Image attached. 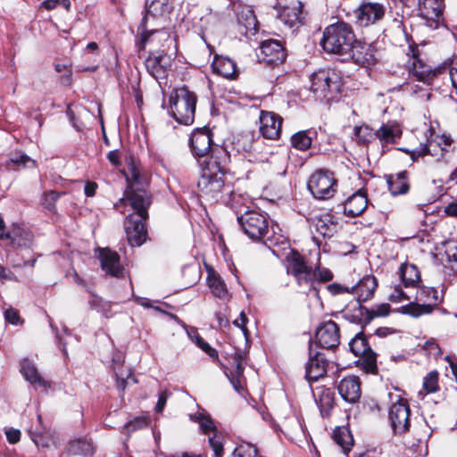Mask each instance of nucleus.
Instances as JSON below:
<instances>
[{"label":"nucleus","instance_id":"obj_1","mask_svg":"<svg viewBox=\"0 0 457 457\" xmlns=\"http://www.w3.org/2000/svg\"><path fill=\"white\" fill-rule=\"evenodd\" d=\"M129 174L127 175L129 187L125 191L124 197L114 204V209L120 213L127 203L134 212L129 213L124 221V228L127 239L131 246H140L147 237L145 222L148 219V208L151 204V195L147 191L148 181L145 174L141 173L134 163L129 167Z\"/></svg>","mask_w":457,"mask_h":457},{"label":"nucleus","instance_id":"obj_2","mask_svg":"<svg viewBox=\"0 0 457 457\" xmlns=\"http://www.w3.org/2000/svg\"><path fill=\"white\" fill-rule=\"evenodd\" d=\"M212 144V134L206 129H195L189 138L191 152L195 157H204L210 150L211 155L202 165V179L204 183L216 184L217 188L223 187L224 177L227 173L228 152L223 145Z\"/></svg>","mask_w":457,"mask_h":457},{"label":"nucleus","instance_id":"obj_3","mask_svg":"<svg viewBox=\"0 0 457 457\" xmlns=\"http://www.w3.org/2000/svg\"><path fill=\"white\" fill-rule=\"evenodd\" d=\"M230 7L235 13V21L230 25V33L239 41L248 45V50L259 44V22L253 10L240 2L230 0Z\"/></svg>","mask_w":457,"mask_h":457},{"label":"nucleus","instance_id":"obj_4","mask_svg":"<svg viewBox=\"0 0 457 457\" xmlns=\"http://www.w3.org/2000/svg\"><path fill=\"white\" fill-rule=\"evenodd\" d=\"M355 41L356 37L353 27L339 21L325 28L320 46L328 54L344 56L349 54Z\"/></svg>","mask_w":457,"mask_h":457},{"label":"nucleus","instance_id":"obj_5","mask_svg":"<svg viewBox=\"0 0 457 457\" xmlns=\"http://www.w3.org/2000/svg\"><path fill=\"white\" fill-rule=\"evenodd\" d=\"M172 4L170 0H152L146 1L145 6V15L141 21L139 29L141 30L140 48L145 50L147 45H154L155 42L169 41L170 34L163 29H148L147 21L149 16L154 18L165 17L170 13Z\"/></svg>","mask_w":457,"mask_h":457},{"label":"nucleus","instance_id":"obj_6","mask_svg":"<svg viewBox=\"0 0 457 457\" xmlns=\"http://www.w3.org/2000/svg\"><path fill=\"white\" fill-rule=\"evenodd\" d=\"M310 90L319 100H335L341 93L342 79L335 70H319L310 76Z\"/></svg>","mask_w":457,"mask_h":457},{"label":"nucleus","instance_id":"obj_7","mask_svg":"<svg viewBox=\"0 0 457 457\" xmlns=\"http://www.w3.org/2000/svg\"><path fill=\"white\" fill-rule=\"evenodd\" d=\"M170 113L177 122L188 126L195 120L196 96L187 87L174 90L170 99Z\"/></svg>","mask_w":457,"mask_h":457},{"label":"nucleus","instance_id":"obj_8","mask_svg":"<svg viewBox=\"0 0 457 457\" xmlns=\"http://www.w3.org/2000/svg\"><path fill=\"white\" fill-rule=\"evenodd\" d=\"M440 302L438 292L435 287H418L414 301L400 308L403 314L419 318L430 314Z\"/></svg>","mask_w":457,"mask_h":457},{"label":"nucleus","instance_id":"obj_9","mask_svg":"<svg viewBox=\"0 0 457 457\" xmlns=\"http://www.w3.org/2000/svg\"><path fill=\"white\" fill-rule=\"evenodd\" d=\"M237 223L241 231L251 240L259 242L269 233L267 217L256 211H246L243 214L236 213Z\"/></svg>","mask_w":457,"mask_h":457},{"label":"nucleus","instance_id":"obj_10","mask_svg":"<svg viewBox=\"0 0 457 457\" xmlns=\"http://www.w3.org/2000/svg\"><path fill=\"white\" fill-rule=\"evenodd\" d=\"M308 189L312 195L320 200L331 198L336 192L337 180L328 170H316L308 181Z\"/></svg>","mask_w":457,"mask_h":457},{"label":"nucleus","instance_id":"obj_11","mask_svg":"<svg viewBox=\"0 0 457 457\" xmlns=\"http://www.w3.org/2000/svg\"><path fill=\"white\" fill-rule=\"evenodd\" d=\"M411 410L406 400L400 398L388 411V419L395 435L403 436L409 431Z\"/></svg>","mask_w":457,"mask_h":457},{"label":"nucleus","instance_id":"obj_12","mask_svg":"<svg viewBox=\"0 0 457 457\" xmlns=\"http://www.w3.org/2000/svg\"><path fill=\"white\" fill-rule=\"evenodd\" d=\"M190 420L199 424L200 429L204 434L213 432L212 436L209 437V444L213 451L214 457H221L223 453V441L210 414L204 410H202L195 414H191Z\"/></svg>","mask_w":457,"mask_h":457},{"label":"nucleus","instance_id":"obj_13","mask_svg":"<svg viewBox=\"0 0 457 457\" xmlns=\"http://www.w3.org/2000/svg\"><path fill=\"white\" fill-rule=\"evenodd\" d=\"M147 72L156 80L165 79L172 66L170 55L162 51L150 50L149 56L145 61Z\"/></svg>","mask_w":457,"mask_h":457},{"label":"nucleus","instance_id":"obj_14","mask_svg":"<svg viewBox=\"0 0 457 457\" xmlns=\"http://www.w3.org/2000/svg\"><path fill=\"white\" fill-rule=\"evenodd\" d=\"M315 339L320 348L336 349L340 343L338 325L331 320L322 322L316 329Z\"/></svg>","mask_w":457,"mask_h":457},{"label":"nucleus","instance_id":"obj_15","mask_svg":"<svg viewBox=\"0 0 457 457\" xmlns=\"http://www.w3.org/2000/svg\"><path fill=\"white\" fill-rule=\"evenodd\" d=\"M386 12V8L382 4L375 2H367L361 4L354 11L355 21L361 27H367L381 21Z\"/></svg>","mask_w":457,"mask_h":457},{"label":"nucleus","instance_id":"obj_16","mask_svg":"<svg viewBox=\"0 0 457 457\" xmlns=\"http://www.w3.org/2000/svg\"><path fill=\"white\" fill-rule=\"evenodd\" d=\"M328 361L324 354L312 348V341L309 345V360L305 366V378L308 381H317L327 373Z\"/></svg>","mask_w":457,"mask_h":457},{"label":"nucleus","instance_id":"obj_17","mask_svg":"<svg viewBox=\"0 0 457 457\" xmlns=\"http://www.w3.org/2000/svg\"><path fill=\"white\" fill-rule=\"evenodd\" d=\"M262 62L270 65L281 64L287 57L285 48L280 41L276 39L262 40L259 38Z\"/></svg>","mask_w":457,"mask_h":457},{"label":"nucleus","instance_id":"obj_18","mask_svg":"<svg viewBox=\"0 0 457 457\" xmlns=\"http://www.w3.org/2000/svg\"><path fill=\"white\" fill-rule=\"evenodd\" d=\"M350 351L355 356L365 357V368L369 370H374L377 368L376 356L371 350L368 339L362 331L357 333L349 342Z\"/></svg>","mask_w":457,"mask_h":457},{"label":"nucleus","instance_id":"obj_19","mask_svg":"<svg viewBox=\"0 0 457 457\" xmlns=\"http://www.w3.org/2000/svg\"><path fill=\"white\" fill-rule=\"evenodd\" d=\"M345 55L350 57L355 64L361 67L370 68L376 63L375 47L372 44L359 41L357 39L355 43L353 44V47L351 48V51H349V54H346Z\"/></svg>","mask_w":457,"mask_h":457},{"label":"nucleus","instance_id":"obj_20","mask_svg":"<svg viewBox=\"0 0 457 457\" xmlns=\"http://www.w3.org/2000/svg\"><path fill=\"white\" fill-rule=\"evenodd\" d=\"M98 258L102 270L108 275L115 278H123L125 270L120 262V255L109 248H99Z\"/></svg>","mask_w":457,"mask_h":457},{"label":"nucleus","instance_id":"obj_21","mask_svg":"<svg viewBox=\"0 0 457 457\" xmlns=\"http://www.w3.org/2000/svg\"><path fill=\"white\" fill-rule=\"evenodd\" d=\"M260 133L268 139H277L280 135L282 118L272 112L262 111L260 114Z\"/></svg>","mask_w":457,"mask_h":457},{"label":"nucleus","instance_id":"obj_22","mask_svg":"<svg viewBox=\"0 0 457 457\" xmlns=\"http://www.w3.org/2000/svg\"><path fill=\"white\" fill-rule=\"evenodd\" d=\"M410 51L412 54L406 64L409 72L419 81L428 82L432 79L435 76L432 68L418 56V51L414 47L410 46Z\"/></svg>","mask_w":457,"mask_h":457},{"label":"nucleus","instance_id":"obj_23","mask_svg":"<svg viewBox=\"0 0 457 457\" xmlns=\"http://www.w3.org/2000/svg\"><path fill=\"white\" fill-rule=\"evenodd\" d=\"M443 0H419V11L429 27L437 28L443 16Z\"/></svg>","mask_w":457,"mask_h":457},{"label":"nucleus","instance_id":"obj_24","mask_svg":"<svg viewBox=\"0 0 457 457\" xmlns=\"http://www.w3.org/2000/svg\"><path fill=\"white\" fill-rule=\"evenodd\" d=\"M337 390L342 399L350 403L359 401L361 391L360 379L356 376H349L341 379Z\"/></svg>","mask_w":457,"mask_h":457},{"label":"nucleus","instance_id":"obj_25","mask_svg":"<svg viewBox=\"0 0 457 457\" xmlns=\"http://www.w3.org/2000/svg\"><path fill=\"white\" fill-rule=\"evenodd\" d=\"M413 437L404 438L406 447L411 449L414 453H420L423 445H426L428 439L432 434L431 428L426 421H421L413 427Z\"/></svg>","mask_w":457,"mask_h":457},{"label":"nucleus","instance_id":"obj_26","mask_svg":"<svg viewBox=\"0 0 457 457\" xmlns=\"http://www.w3.org/2000/svg\"><path fill=\"white\" fill-rule=\"evenodd\" d=\"M312 394L323 418H328L335 406V392L332 388L318 386Z\"/></svg>","mask_w":457,"mask_h":457},{"label":"nucleus","instance_id":"obj_27","mask_svg":"<svg viewBox=\"0 0 457 457\" xmlns=\"http://www.w3.org/2000/svg\"><path fill=\"white\" fill-rule=\"evenodd\" d=\"M368 198L361 190L349 196L344 204V213L347 217L360 216L367 208Z\"/></svg>","mask_w":457,"mask_h":457},{"label":"nucleus","instance_id":"obj_28","mask_svg":"<svg viewBox=\"0 0 457 457\" xmlns=\"http://www.w3.org/2000/svg\"><path fill=\"white\" fill-rule=\"evenodd\" d=\"M448 154H450V149L443 147L437 140H431L428 144L420 145V147L413 150L411 156L415 161L420 156L430 154L436 157L437 161H440L446 160Z\"/></svg>","mask_w":457,"mask_h":457},{"label":"nucleus","instance_id":"obj_29","mask_svg":"<svg viewBox=\"0 0 457 457\" xmlns=\"http://www.w3.org/2000/svg\"><path fill=\"white\" fill-rule=\"evenodd\" d=\"M386 183L392 195H406L410 190V179L406 170L386 177Z\"/></svg>","mask_w":457,"mask_h":457},{"label":"nucleus","instance_id":"obj_30","mask_svg":"<svg viewBox=\"0 0 457 457\" xmlns=\"http://www.w3.org/2000/svg\"><path fill=\"white\" fill-rule=\"evenodd\" d=\"M21 373L24 378L34 387H49L50 384L38 373L35 364L29 359L22 360L21 363Z\"/></svg>","mask_w":457,"mask_h":457},{"label":"nucleus","instance_id":"obj_31","mask_svg":"<svg viewBox=\"0 0 457 457\" xmlns=\"http://www.w3.org/2000/svg\"><path fill=\"white\" fill-rule=\"evenodd\" d=\"M112 361L113 364V370L117 379V388L120 391L123 392L127 385H129L130 382L132 384H136L137 382L129 370L126 371L120 370V368L121 367V364L123 362V355L121 354V353H115L112 355Z\"/></svg>","mask_w":457,"mask_h":457},{"label":"nucleus","instance_id":"obj_32","mask_svg":"<svg viewBox=\"0 0 457 457\" xmlns=\"http://www.w3.org/2000/svg\"><path fill=\"white\" fill-rule=\"evenodd\" d=\"M377 287V278L372 275H367L353 287V290L355 291L357 300L361 303L371 299Z\"/></svg>","mask_w":457,"mask_h":457},{"label":"nucleus","instance_id":"obj_33","mask_svg":"<svg viewBox=\"0 0 457 457\" xmlns=\"http://www.w3.org/2000/svg\"><path fill=\"white\" fill-rule=\"evenodd\" d=\"M95 447L91 439L79 437L71 440L66 447L65 453L68 455H80L91 457L94 454Z\"/></svg>","mask_w":457,"mask_h":457},{"label":"nucleus","instance_id":"obj_34","mask_svg":"<svg viewBox=\"0 0 457 457\" xmlns=\"http://www.w3.org/2000/svg\"><path fill=\"white\" fill-rule=\"evenodd\" d=\"M295 278L299 287H301L304 293L312 294L314 296L319 297V281L313 268L311 267Z\"/></svg>","mask_w":457,"mask_h":457},{"label":"nucleus","instance_id":"obj_35","mask_svg":"<svg viewBox=\"0 0 457 457\" xmlns=\"http://www.w3.org/2000/svg\"><path fill=\"white\" fill-rule=\"evenodd\" d=\"M256 133L251 129H244L233 137V148L240 153H248L254 149Z\"/></svg>","mask_w":457,"mask_h":457},{"label":"nucleus","instance_id":"obj_36","mask_svg":"<svg viewBox=\"0 0 457 457\" xmlns=\"http://www.w3.org/2000/svg\"><path fill=\"white\" fill-rule=\"evenodd\" d=\"M400 278L404 287H416L420 282V273L412 263H403L400 267Z\"/></svg>","mask_w":457,"mask_h":457},{"label":"nucleus","instance_id":"obj_37","mask_svg":"<svg viewBox=\"0 0 457 457\" xmlns=\"http://www.w3.org/2000/svg\"><path fill=\"white\" fill-rule=\"evenodd\" d=\"M244 353H235V361L237 362V376L236 378H230V384H232L235 391L242 396L245 400L247 397V390L245 387V382L242 378V373L244 370Z\"/></svg>","mask_w":457,"mask_h":457},{"label":"nucleus","instance_id":"obj_38","mask_svg":"<svg viewBox=\"0 0 457 457\" xmlns=\"http://www.w3.org/2000/svg\"><path fill=\"white\" fill-rule=\"evenodd\" d=\"M7 237L13 246L19 248H29L33 241L31 232L20 227L13 228L12 230L8 231Z\"/></svg>","mask_w":457,"mask_h":457},{"label":"nucleus","instance_id":"obj_39","mask_svg":"<svg viewBox=\"0 0 457 457\" xmlns=\"http://www.w3.org/2000/svg\"><path fill=\"white\" fill-rule=\"evenodd\" d=\"M287 270L295 278L299 277V275L311 268L307 265L303 256L296 251H292L291 254L287 257Z\"/></svg>","mask_w":457,"mask_h":457},{"label":"nucleus","instance_id":"obj_40","mask_svg":"<svg viewBox=\"0 0 457 457\" xmlns=\"http://www.w3.org/2000/svg\"><path fill=\"white\" fill-rule=\"evenodd\" d=\"M333 439L342 448L344 453L350 452L353 445V436L345 427L337 428L333 432Z\"/></svg>","mask_w":457,"mask_h":457},{"label":"nucleus","instance_id":"obj_41","mask_svg":"<svg viewBox=\"0 0 457 457\" xmlns=\"http://www.w3.org/2000/svg\"><path fill=\"white\" fill-rule=\"evenodd\" d=\"M401 131L397 126L391 124H383L376 130V137L382 145L395 143V139L400 137Z\"/></svg>","mask_w":457,"mask_h":457},{"label":"nucleus","instance_id":"obj_42","mask_svg":"<svg viewBox=\"0 0 457 457\" xmlns=\"http://www.w3.org/2000/svg\"><path fill=\"white\" fill-rule=\"evenodd\" d=\"M207 282L213 295L220 299L227 295L228 290L226 284L214 270H212L209 271Z\"/></svg>","mask_w":457,"mask_h":457},{"label":"nucleus","instance_id":"obj_43","mask_svg":"<svg viewBox=\"0 0 457 457\" xmlns=\"http://www.w3.org/2000/svg\"><path fill=\"white\" fill-rule=\"evenodd\" d=\"M290 144L297 150L306 151L312 146V138L308 130H301L291 136Z\"/></svg>","mask_w":457,"mask_h":457},{"label":"nucleus","instance_id":"obj_44","mask_svg":"<svg viewBox=\"0 0 457 457\" xmlns=\"http://www.w3.org/2000/svg\"><path fill=\"white\" fill-rule=\"evenodd\" d=\"M88 304L91 309L102 313L105 318H110L113 315L112 303L96 295H92V297L88 300Z\"/></svg>","mask_w":457,"mask_h":457},{"label":"nucleus","instance_id":"obj_45","mask_svg":"<svg viewBox=\"0 0 457 457\" xmlns=\"http://www.w3.org/2000/svg\"><path fill=\"white\" fill-rule=\"evenodd\" d=\"M228 57L215 54L211 63L212 71L214 75L222 79H228Z\"/></svg>","mask_w":457,"mask_h":457},{"label":"nucleus","instance_id":"obj_46","mask_svg":"<svg viewBox=\"0 0 457 457\" xmlns=\"http://www.w3.org/2000/svg\"><path fill=\"white\" fill-rule=\"evenodd\" d=\"M30 163L31 166H36V162L29 156L22 153H12L10 158L5 162L7 169H15L21 167H26Z\"/></svg>","mask_w":457,"mask_h":457},{"label":"nucleus","instance_id":"obj_47","mask_svg":"<svg viewBox=\"0 0 457 457\" xmlns=\"http://www.w3.org/2000/svg\"><path fill=\"white\" fill-rule=\"evenodd\" d=\"M391 306L389 303H384L376 305L373 309L370 310L363 308L361 312L364 314L365 324H370L375 317H385L390 312Z\"/></svg>","mask_w":457,"mask_h":457},{"label":"nucleus","instance_id":"obj_48","mask_svg":"<svg viewBox=\"0 0 457 457\" xmlns=\"http://www.w3.org/2000/svg\"><path fill=\"white\" fill-rule=\"evenodd\" d=\"M63 193L50 190L43 193L41 204L49 212H55V203Z\"/></svg>","mask_w":457,"mask_h":457},{"label":"nucleus","instance_id":"obj_49","mask_svg":"<svg viewBox=\"0 0 457 457\" xmlns=\"http://www.w3.org/2000/svg\"><path fill=\"white\" fill-rule=\"evenodd\" d=\"M188 336L195 343V345L204 352H205L210 357L219 361L217 351L214 348H212L207 342H205L202 338V337L197 333V331L194 330L192 332H188Z\"/></svg>","mask_w":457,"mask_h":457},{"label":"nucleus","instance_id":"obj_50","mask_svg":"<svg viewBox=\"0 0 457 457\" xmlns=\"http://www.w3.org/2000/svg\"><path fill=\"white\" fill-rule=\"evenodd\" d=\"M439 373L436 370L428 372L423 378V388L427 393L431 394L439 390Z\"/></svg>","mask_w":457,"mask_h":457},{"label":"nucleus","instance_id":"obj_51","mask_svg":"<svg viewBox=\"0 0 457 457\" xmlns=\"http://www.w3.org/2000/svg\"><path fill=\"white\" fill-rule=\"evenodd\" d=\"M354 136L360 144H367L376 137V131L369 126L355 127Z\"/></svg>","mask_w":457,"mask_h":457},{"label":"nucleus","instance_id":"obj_52","mask_svg":"<svg viewBox=\"0 0 457 457\" xmlns=\"http://www.w3.org/2000/svg\"><path fill=\"white\" fill-rule=\"evenodd\" d=\"M231 455L232 457H255L257 448L251 444L242 443L233 450Z\"/></svg>","mask_w":457,"mask_h":457},{"label":"nucleus","instance_id":"obj_53","mask_svg":"<svg viewBox=\"0 0 457 457\" xmlns=\"http://www.w3.org/2000/svg\"><path fill=\"white\" fill-rule=\"evenodd\" d=\"M148 425V420L145 417H136L129 420L122 428V433L129 434L137 429H142Z\"/></svg>","mask_w":457,"mask_h":457},{"label":"nucleus","instance_id":"obj_54","mask_svg":"<svg viewBox=\"0 0 457 457\" xmlns=\"http://www.w3.org/2000/svg\"><path fill=\"white\" fill-rule=\"evenodd\" d=\"M330 221L328 216L325 217V219H319L316 223V230L319 234L323 236L324 237H331L334 234L335 225Z\"/></svg>","mask_w":457,"mask_h":457},{"label":"nucleus","instance_id":"obj_55","mask_svg":"<svg viewBox=\"0 0 457 457\" xmlns=\"http://www.w3.org/2000/svg\"><path fill=\"white\" fill-rule=\"evenodd\" d=\"M388 299L393 303H399L404 300H411V296L405 293L401 286H395L388 295Z\"/></svg>","mask_w":457,"mask_h":457},{"label":"nucleus","instance_id":"obj_56","mask_svg":"<svg viewBox=\"0 0 457 457\" xmlns=\"http://www.w3.org/2000/svg\"><path fill=\"white\" fill-rule=\"evenodd\" d=\"M313 270H315V272L317 274L319 287L320 286V283L328 282L333 279V273L328 268L321 267L319 264L315 268H313Z\"/></svg>","mask_w":457,"mask_h":457},{"label":"nucleus","instance_id":"obj_57","mask_svg":"<svg viewBox=\"0 0 457 457\" xmlns=\"http://www.w3.org/2000/svg\"><path fill=\"white\" fill-rule=\"evenodd\" d=\"M283 16H287L289 19L286 20V22L290 27H294L296 23L301 21V12L295 8H287L284 11Z\"/></svg>","mask_w":457,"mask_h":457},{"label":"nucleus","instance_id":"obj_58","mask_svg":"<svg viewBox=\"0 0 457 457\" xmlns=\"http://www.w3.org/2000/svg\"><path fill=\"white\" fill-rule=\"evenodd\" d=\"M5 321L12 325H18L21 322V317L17 310L9 307L4 312Z\"/></svg>","mask_w":457,"mask_h":457},{"label":"nucleus","instance_id":"obj_59","mask_svg":"<svg viewBox=\"0 0 457 457\" xmlns=\"http://www.w3.org/2000/svg\"><path fill=\"white\" fill-rule=\"evenodd\" d=\"M29 435L32 441L37 447H48V440L43 436L41 429H38L37 431L29 430Z\"/></svg>","mask_w":457,"mask_h":457},{"label":"nucleus","instance_id":"obj_60","mask_svg":"<svg viewBox=\"0 0 457 457\" xmlns=\"http://www.w3.org/2000/svg\"><path fill=\"white\" fill-rule=\"evenodd\" d=\"M247 321H248V319L244 312H241L239 318L236 319L233 321V324L241 330V332L245 339H247L248 335H249V331L246 328Z\"/></svg>","mask_w":457,"mask_h":457},{"label":"nucleus","instance_id":"obj_61","mask_svg":"<svg viewBox=\"0 0 457 457\" xmlns=\"http://www.w3.org/2000/svg\"><path fill=\"white\" fill-rule=\"evenodd\" d=\"M445 255L449 262H453V270L457 271V245H448L445 249Z\"/></svg>","mask_w":457,"mask_h":457},{"label":"nucleus","instance_id":"obj_62","mask_svg":"<svg viewBox=\"0 0 457 457\" xmlns=\"http://www.w3.org/2000/svg\"><path fill=\"white\" fill-rule=\"evenodd\" d=\"M364 307L360 304L358 310H356V312L351 315L345 316L347 320L352 323L361 324L362 327L367 326L368 324H365V317L361 310Z\"/></svg>","mask_w":457,"mask_h":457},{"label":"nucleus","instance_id":"obj_63","mask_svg":"<svg viewBox=\"0 0 457 457\" xmlns=\"http://www.w3.org/2000/svg\"><path fill=\"white\" fill-rule=\"evenodd\" d=\"M423 349L439 356L442 354V350L435 338H429L427 340L423 345Z\"/></svg>","mask_w":457,"mask_h":457},{"label":"nucleus","instance_id":"obj_64","mask_svg":"<svg viewBox=\"0 0 457 457\" xmlns=\"http://www.w3.org/2000/svg\"><path fill=\"white\" fill-rule=\"evenodd\" d=\"M169 395H170V393L167 390L160 392V394L158 395V401L155 405L156 412L161 413L163 411Z\"/></svg>","mask_w":457,"mask_h":457}]
</instances>
